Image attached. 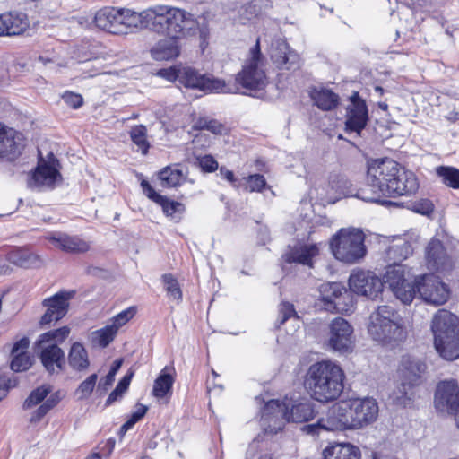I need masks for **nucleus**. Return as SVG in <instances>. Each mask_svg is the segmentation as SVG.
Returning a JSON list of instances; mask_svg holds the SVG:
<instances>
[{"label": "nucleus", "mask_w": 459, "mask_h": 459, "mask_svg": "<svg viewBox=\"0 0 459 459\" xmlns=\"http://www.w3.org/2000/svg\"><path fill=\"white\" fill-rule=\"evenodd\" d=\"M243 179L249 192H262L267 186L265 178L261 174H252Z\"/></svg>", "instance_id": "5fc2aeb1"}, {"label": "nucleus", "mask_w": 459, "mask_h": 459, "mask_svg": "<svg viewBox=\"0 0 459 459\" xmlns=\"http://www.w3.org/2000/svg\"><path fill=\"white\" fill-rule=\"evenodd\" d=\"M365 235L359 229H341L330 241L333 256L345 264H355L366 255Z\"/></svg>", "instance_id": "6e6552de"}, {"label": "nucleus", "mask_w": 459, "mask_h": 459, "mask_svg": "<svg viewBox=\"0 0 459 459\" xmlns=\"http://www.w3.org/2000/svg\"><path fill=\"white\" fill-rule=\"evenodd\" d=\"M198 164L204 172H214L218 169V162L212 155H204L197 159Z\"/></svg>", "instance_id": "13d9d810"}, {"label": "nucleus", "mask_w": 459, "mask_h": 459, "mask_svg": "<svg viewBox=\"0 0 459 459\" xmlns=\"http://www.w3.org/2000/svg\"><path fill=\"white\" fill-rule=\"evenodd\" d=\"M68 363L76 371H84L89 368L88 352L81 342H75L71 345L68 352Z\"/></svg>", "instance_id": "473e14b6"}, {"label": "nucleus", "mask_w": 459, "mask_h": 459, "mask_svg": "<svg viewBox=\"0 0 459 459\" xmlns=\"http://www.w3.org/2000/svg\"><path fill=\"white\" fill-rule=\"evenodd\" d=\"M164 201H159L157 204L161 206L163 212L174 220H179L180 216L185 212L183 204L176 201L169 200L168 197L163 196Z\"/></svg>", "instance_id": "8fccbe9b"}, {"label": "nucleus", "mask_w": 459, "mask_h": 459, "mask_svg": "<svg viewBox=\"0 0 459 459\" xmlns=\"http://www.w3.org/2000/svg\"><path fill=\"white\" fill-rule=\"evenodd\" d=\"M344 378V372L339 365L330 360H322L308 368L304 385L312 399L319 403H330L342 394Z\"/></svg>", "instance_id": "7ed1b4c3"}, {"label": "nucleus", "mask_w": 459, "mask_h": 459, "mask_svg": "<svg viewBox=\"0 0 459 459\" xmlns=\"http://www.w3.org/2000/svg\"><path fill=\"white\" fill-rule=\"evenodd\" d=\"M328 185L331 190L340 196L356 197V192L352 188V184L345 175L336 172L331 173L328 178Z\"/></svg>", "instance_id": "f704fd0d"}, {"label": "nucleus", "mask_w": 459, "mask_h": 459, "mask_svg": "<svg viewBox=\"0 0 459 459\" xmlns=\"http://www.w3.org/2000/svg\"><path fill=\"white\" fill-rule=\"evenodd\" d=\"M435 407L440 412L455 415L459 410V387L455 380L443 381L437 386Z\"/></svg>", "instance_id": "2eb2a0df"}, {"label": "nucleus", "mask_w": 459, "mask_h": 459, "mask_svg": "<svg viewBox=\"0 0 459 459\" xmlns=\"http://www.w3.org/2000/svg\"><path fill=\"white\" fill-rule=\"evenodd\" d=\"M6 259L20 267L29 268L36 266L39 263V257L23 248L12 249L6 255Z\"/></svg>", "instance_id": "72a5a7b5"}, {"label": "nucleus", "mask_w": 459, "mask_h": 459, "mask_svg": "<svg viewBox=\"0 0 459 459\" xmlns=\"http://www.w3.org/2000/svg\"><path fill=\"white\" fill-rule=\"evenodd\" d=\"M436 171L444 185L453 189H459V169L451 166H439Z\"/></svg>", "instance_id": "37998d69"}, {"label": "nucleus", "mask_w": 459, "mask_h": 459, "mask_svg": "<svg viewBox=\"0 0 459 459\" xmlns=\"http://www.w3.org/2000/svg\"><path fill=\"white\" fill-rule=\"evenodd\" d=\"M426 370L427 365L420 359L411 355L402 357L398 368L401 385L392 395L394 404L406 407L411 403L413 396L411 389L422 383Z\"/></svg>", "instance_id": "0eeeda50"}, {"label": "nucleus", "mask_w": 459, "mask_h": 459, "mask_svg": "<svg viewBox=\"0 0 459 459\" xmlns=\"http://www.w3.org/2000/svg\"><path fill=\"white\" fill-rule=\"evenodd\" d=\"M417 291L425 303L433 306L444 305L451 293L449 287L434 274L417 277Z\"/></svg>", "instance_id": "9d476101"}, {"label": "nucleus", "mask_w": 459, "mask_h": 459, "mask_svg": "<svg viewBox=\"0 0 459 459\" xmlns=\"http://www.w3.org/2000/svg\"><path fill=\"white\" fill-rule=\"evenodd\" d=\"M39 359L46 371L49 374L63 370L65 364L64 351L56 343L37 344Z\"/></svg>", "instance_id": "aec40b11"}, {"label": "nucleus", "mask_w": 459, "mask_h": 459, "mask_svg": "<svg viewBox=\"0 0 459 459\" xmlns=\"http://www.w3.org/2000/svg\"><path fill=\"white\" fill-rule=\"evenodd\" d=\"M30 345V341L27 337H23L14 342L11 356V368L15 372H22L29 369L32 365V359L27 350Z\"/></svg>", "instance_id": "bb28decb"}, {"label": "nucleus", "mask_w": 459, "mask_h": 459, "mask_svg": "<svg viewBox=\"0 0 459 459\" xmlns=\"http://www.w3.org/2000/svg\"><path fill=\"white\" fill-rule=\"evenodd\" d=\"M351 403L353 407V413L359 420V428L376 420L378 415V405L375 399H354Z\"/></svg>", "instance_id": "a878e982"}, {"label": "nucleus", "mask_w": 459, "mask_h": 459, "mask_svg": "<svg viewBox=\"0 0 459 459\" xmlns=\"http://www.w3.org/2000/svg\"><path fill=\"white\" fill-rule=\"evenodd\" d=\"M251 57L244 65L242 70L237 74L234 84L247 91H260L267 84L264 71L261 68L262 54L260 51L259 39L250 49Z\"/></svg>", "instance_id": "1a4fd4ad"}, {"label": "nucleus", "mask_w": 459, "mask_h": 459, "mask_svg": "<svg viewBox=\"0 0 459 459\" xmlns=\"http://www.w3.org/2000/svg\"><path fill=\"white\" fill-rule=\"evenodd\" d=\"M343 290V285L339 282H326L321 284L319 288L320 300L323 302L325 309L333 312V301L337 294Z\"/></svg>", "instance_id": "4c0bfd02"}, {"label": "nucleus", "mask_w": 459, "mask_h": 459, "mask_svg": "<svg viewBox=\"0 0 459 459\" xmlns=\"http://www.w3.org/2000/svg\"><path fill=\"white\" fill-rule=\"evenodd\" d=\"M51 392L50 385H41L39 387H37L27 397V399L23 403V409L28 410L30 409L39 403H42L48 394Z\"/></svg>", "instance_id": "09e8293b"}, {"label": "nucleus", "mask_w": 459, "mask_h": 459, "mask_svg": "<svg viewBox=\"0 0 459 459\" xmlns=\"http://www.w3.org/2000/svg\"><path fill=\"white\" fill-rule=\"evenodd\" d=\"M316 414L315 403L307 398L284 404L282 407L278 401H269L262 412L261 424L266 434H276L284 426L281 418L296 423L307 422Z\"/></svg>", "instance_id": "20e7f679"}, {"label": "nucleus", "mask_w": 459, "mask_h": 459, "mask_svg": "<svg viewBox=\"0 0 459 459\" xmlns=\"http://www.w3.org/2000/svg\"><path fill=\"white\" fill-rule=\"evenodd\" d=\"M413 253V248L408 241L399 240L393 243L385 250V257L388 264H403L402 262L407 259Z\"/></svg>", "instance_id": "7c9ffc66"}, {"label": "nucleus", "mask_w": 459, "mask_h": 459, "mask_svg": "<svg viewBox=\"0 0 459 459\" xmlns=\"http://www.w3.org/2000/svg\"><path fill=\"white\" fill-rule=\"evenodd\" d=\"M95 25L111 34H120L124 26L121 25V8L105 7L99 10L94 17Z\"/></svg>", "instance_id": "b1692460"}, {"label": "nucleus", "mask_w": 459, "mask_h": 459, "mask_svg": "<svg viewBox=\"0 0 459 459\" xmlns=\"http://www.w3.org/2000/svg\"><path fill=\"white\" fill-rule=\"evenodd\" d=\"M418 188L412 171L401 168L394 160L377 159L368 162L366 184L356 191V197L364 202L390 204L385 198L409 195Z\"/></svg>", "instance_id": "f257e3e1"}, {"label": "nucleus", "mask_w": 459, "mask_h": 459, "mask_svg": "<svg viewBox=\"0 0 459 459\" xmlns=\"http://www.w3.org/2000/svg\"><path fill=\"white\" fill-rule=\"evenodd\" d=\"M315 104L322 110H332L339 103V96L328 89L315 90L311 93Z\"/></svg>", "instance_id": "e433bc0d"}, {"label": "nucleus", "mask_w": 459, "mask_h": 459, "mask_svg": "<svg viewBox=\"0 0 459 459\" xmlns=\"http://www.w3.org/2000/svg\"><path fill=\"white\" fill-rule=\"evenodd\" d=\"M197 126L200 129H205L216 134H221L223 131V126L214 119L200 118L197 121Z\"/></svg>", "instance_id": "4d7b16f0"}, {"label": "nucleus", "mask_w": 459, "mask_h": 459, "mask_svg": "<svg viewBox=\"0 0 459 459\" xmlns=\"http://www.w3.org/2000/svg\"><path fill=\"white\" fill-rule=\"evenodd\" d=\"M148 411V407L138 403L136 410L131 414L130 418L126 421V426H134L140 420H142Z\"/></svg>", "instance_id": "e2e57ef3"}, {"label": "nucleus", "mask_w": 459, "mask_h": 459, "mask_svg": "<svg viewBox=\"0 0 459 459\" xmlns=\"http://www.w3.org/2000/svg\"><path fill=\"white\" fill-rule=\"evenodd\" d=\"M368 333L374 342L392 349L400 346L407 338L400 316L387 305L378 306L370 314Z\"/></svg>", "instance_id": "39448f33"}, {"label": "nucleus", "mask_w": 459, "mask_h": 459, "mask_svg": "<svg viewBox=\"0 0 459 459\" xmlns=\"http://www.w3.org/2000/svg\"><path fill=\"white\" fill-rule=\"evenodd\" d=\"M69 333L70 328L67 326L48 331L39 335L37 344L56 343L58 345L68 337Z\"/></svg>", "instance_id": "de8ad7c7"}, {"label": "nucleus", "mask_w": 459, "mask_h": 459, "mask_svg": "<svg viewBox=\"0 0 459 459\" xmlns=\"http://www.w3.org/2000/svg\"><path fill=\"white\" fill-rule=\"evenodd\" d=\"M318 253L319 248L316 244H308L285 253L282 258L288 264L298 263L311 265L313 257L316 256Z\"/></svg>", "instance_id": "c756f323"}, {"label": "nucleus", "mask_w": 459, "mask_h": 459, "mask_svg": "<svg viewBox=\"0 0 459 459\" xmlns=\"http://www.w3.org/2000/svg\"><path fill=\"white\" fill-rule=\"evenodd\" d=\"M141 186L144 195L154 203L157 204L159 201H164L163 195L158 194L147 180H142Z\"/></svg>", "instance_id": "0e129e2a"}, {"label": "nucleus", "mask_w": 459, "mask_h": 459, "mask_svg": "<svg viewBox=\"0 0 459 459\" xmlns=\"http://www.w3.org/2000/svg\"><path fill=\"white\" fill-rule=\"evenodd\" d=\"M114 381V370H109L108 373L104 377L100 378V380L99 381L97 385V391L100 393V395H102L113 385Z\"/></svg>", "instance_id": "680f3d73"}, {"label": "nucleus", "mask_w": 459, "mask_h": 459, "mask_svg": "<svg viewBox=\"0 0 459 459\" xmlns=\"http://www.w3.org/2000/svg\"><path fill=\"white\" fill-rule=\"evenodd\" d=\"M151 31L171 38L189 39L199 35L200 48L204 51L209 45L210 27L200 22L195 14L186 9L169 4L152 6Z\"/></svg>", "instance_id": "f03ea898"}, {"label": "nucleus", "mask_w": 459, "mask_h": 459, "mask_svg": "<svg viewBox=\"0 0 459 459\" xmlns=\"http://www.w3.org/2000/svg\"><path fill=\"white\" fill-rule=\"evenodd\" d=\"M343 411H346L338 403L328 409L325 418H320L316 423L305 425L302 430L313 436L319 434L322 430H343L345 424L342 415Z\"/></svg>", "instance_id": "f3484780"}, {"label": "nucleus", "mask_w": 459, "mask_h": 459, "mask_svg": "<svg viewBox=\"0 0 459 459\" xmlns=\"http://www.w3.org/2000/svg\"><path fill=\"white\" fill-rule=\"evenodd\" d=\"M74 290H62L42 301V306L47 308L39 320L41 325H50L52 322L61 320L68 312L70 300L75 296Z\"/></svg>", "instance_id": "f8f14e48"}, {"label": "nucleus", "mask_w": 459, "mask_h": 459, "mask_svg": "<svg viewBox=\"0 0 459 459\" xmlns=\"http://www.w3.org/2000/svg\"><path fill=\"white\" fill-rule=\"evenodd\" d=\"M130 138L132 142L138 147L142 154L145 155L150 148L147 140V128L143 125H138L132 127L130 131Z\"/></svg>", "instance_id": "49530a36"}, {"label": "nucleus", "mask_w": 459, "mask_h": 459, "mask_svg": "<svg viewBox=\"0 0 459 459\" xmlns=\"http://www.w3.org/2000/svg\"><path fill=\"white\" fill-rule=\"evenodd\" d=\"M27 16L22 13L0 14V36H14L23 33L28 28Z\"/></svg>", "instance_id": "393cba45"}, {"label": "nucleus", "mask_w": 459, "mask_h": 459, "mask_svg": "<svg viewBox=\"0 0 459 459\" xmlns=\"http://www.w3.org/2000/svg\"><path fill=\"white\" fill-rule=\"evenodd\" d=\"M280 323L284 324L290 317H298L294 306L289 302H282L280 307Z\"/></svg>", "instance_id": "052dcab7"}, {"label": "nucleus", "mask_w": 459, "mask_h": 459, "mask_svg": "<svg viewBox=\"0 0 459 459\" xmlns=\"http://www.w3.org/2000/svg\"><path fill=\"white\" fill-rule=\"evenodd\" d=\"M425 257L429 270H443L447 260L443 243L439 239L432 238L426 247Z\"/></svg>", "instance_id": "cd10ccee"}, {"label": "nucleus", "mask_w": 459, "mask_h": 459, "mask_svg": "<svg viewBox=\"0 0 459 459\" xmlns=\"http://www.w3.org/2000/svg\"><path fill=\"white\" fill-rule=\"evenodd\" d=\"M58 164V160L52 152L48 154V160L40 156L37 168L29 178L28 186L39 190L54 188L56 178L61 177L57 169Z\"/></svg>", "instance_id": "9b49d317"}, {"label": "nucleus", "mask_w": 459, "mask_h": 459, "mask_svg": "<svg viewBox=\"0 0 459 459\" xmlns=\"http://www.w3.org/2000/svg\"><path fill=\"white\" fill-rule=\"evenodd\" d=\"M152 6L142 12L121 8V25L125 28L120 34H127L135 30H148L152 28Z\"/></svg>", "instance_id": "4be33fe9"}, {"label": "nucleus", "mask_w": 459, "mask_h": 459, "mask_svg": "<svg viewBox=\"0 0 459 459\" xmlns=\"http://www.w3.org/2000/svg\"><path fill=\"white\" fill-rule=\"evenodd\" d=\"M351 104L347 108L345 128L350 132H360L366 127L368 121V110L366 101L359 92H353L350 97Z\"/></svg>", "instance_id": "dca6fc26"}, {"label": "nucleus", "mask_w": 459, "mask_h": 459, "mask_svg": "<svg viewBox=\"0 0 459 459\" xmlns=\"http://www.w3.org/2000/svg\"><path fill=\"white\" fill-rule=\"evenodd\" d=\"M340 406L346 411H343L342 413L343 421L345 422L344 429H359V420L353 413V407L351 401H342L340 402Z\"/></svg>", "instance_id": "3c124183"}, {"label": "nucleus", "mask_w": 459, "mask_h": 459, "mask_svg": "<svg viewBox=\"0 0 459 459\" xmlns=\"http://www.w3.org/2000/svg\"><path fill=\"white\" fill-rule=\"evenodd\" d=\"M62 99L66 105L73 108H78L83 103V99L82 95L72 91H65L63 94Z\"/></svg>", "instance_id": "bf43d9fd"}, {"label": "nucleus", "mask_w": 459, "mask_h": 459, "mask_svg": "<svg viewBox=\"0 0 459 459\" xmlns=\"http://www.w3.org/2000/svg\"><path fill=\"white\" fill-rule=\"evenodd\" d=\"M353 328L351 324L342 317H336L329 325L328 346L342 353L352 351Z\"/></svg>", "instance_id": "4468645a"}, {"label": "nucleus", "mask_w": 459, "mask_h": 459, "mask_svg": "<svg viewBox=\"0 0 459 459\" xmlns=\"http://www.w3.org/2000/svg\"><path fill=\"white\" fill-rule=\"evenodd\" d=\"M50 410L42 403L31 415L30 421L31 423L39 422Z\"/></svg>", "instance_id": "69168bd1"}, {"label": "nucleus", "mask_w": 459, "mask_h": 459, "mask_svg": "<svg viewBox=\"0 0 459 459\" xmlns=\"http://www.w3.org/2000/svg\"><path fill=\"white\" fill-rule=\"evenodd\" d=\"M160 74L169 81L178 82L186 88L198 89L200 91L204 76L200 74L195 69L188 66L162 69L160 71Z\"/></svg>", "instance_id": "412c9836"}, {"label": "nucleus", "mask_w": 459, "mask_h": 459, "mask_svg": "<svg viewBox=\"0 0 459 459\" xmlns=\"http://www.w3.org/2000/svg\"><path fill=\"white\" fill-rule=\"evenodd\" d=\"M394 296L403 304H411L415 298L417 291V277L413 282L406 281L392 290Z\"/></svg>", "instance_id": "a18cd8bd"}, {"label": "nucleus", "mask_w": 459, "mask_h": 459, "mask_svg": "<svg viewBox=\"0 0 459 459\" xmlns=\"http://www.w3.org/2000/svg\"><path fill=\"white\" fill-rule=\"evenodd\" d=\"M201 91L206 92L229 94L238 93V85L231 83L230 82H226L224 80L204 75L203 79Z\"/></svg>", "instance_id": "c9c22d12"}, {"label": "nucleus", "mask_w": 459, "mask_h": 459, "mask_svg": "<svg viewBox=\"0 0 459 459\" xmlns=\"http://www.w3.org/2000/svg\"><path fill=\"white\" fill-rule=\"evenodd\" d=\"M124 394H122L119 390L115 388L108 395V397L106 400L105 406H110L113 403L117 401L123 396Z\"/></svg>", "instance_id": "774afa93"}, {"label": "nucleus", "mask_w": 459, "mask_h": 459, "mask_svg": "<svg viewBox=\"0 0 459 459\" xmlns=\"http://www.w3.org/2000/svg\"><path fill=\"white\" fill-rule=\"evenodd\" d=\"M271 59L273 63L281 70H296L299 67V54L290 49L288 43L278 39L272 43Z\"/></svg>", "instance_id": "a211bd4d"}, {"label": "nucleus", "mask_w": 459, "mask_h": 459, "mask_svg": "<svg viewBox=\"0 0 459 459\" xmlns=\"http://www.w3.org/2000/svg\"><path fill=\"white\" fill-rule=\"evenodd\" d=\"M382 281L384 285L387 284L391 290H394L407 281L405 279V266L403 264H387Z\"/></svg>", "instance_id": "58836bf2"}, {"label": "nucleus", "mask_w": 459, "mask_h": 459, "mask_svg": "<svg viewBox=\"0 0 459 459\" xmlns=\"http://www.w3.org/2000/svg\"><path fill=\"white\" fill-rule=\"evenodd\" d=\"M325 459H359V450L351 444H333L324 450Z\"/></svg>", "instance_id": "2f4dec72"}, {"label": "nucleus", "mask_w": 459, "mask_h": 459, "mask_svg": "<svg viewBox=\"0 0 459 459\" xmlns=\"http://www.w3.org/2000/svg\"><path fill=\"white\" fill-rule=\"evenodd\" d=\"M162 281L168 294L177 301L182 299V291L177 279L171 273L162 275Z\"/></svg>", "instance_id": "864d4df0"}, {"label": "nucleus", "mask_w": 459, "mask_h": 459, "mask_svg": "<svg viewBox=\"0 0 459 459\" xmlns=\"http://www.w3.org/2000/svg\"><path fill=\"white\" fill-rule=\"evenodd\" d=\"M133 374H126L125 375L117 385L116 388L119 390L122 394H124L130 385L131 379H132Z\"/></svg>", "instance_id": "338daca9"}, {"label": "nucleus", "mask_w": 459, "mask_h": 459, "mask_svg": "<svg viewBox=\"0 0 459 459\" xmlns=\"http://www.w3.org/2000/svg\"><path fill=\"white\" fill-rule=\"evenodd\" d=\"M55 247L65 253H85L90 245L78 236H71L63 232H54L46 237Z\"/></svg>", "instance_id": "5701e85b"}, {"label": "nucleus", "mask_w": 459, "mask_h": 459, "mask_svg": "<svg viewBox=\"0 0 459 459\" xmlns=\"http://www.w3.org/2000/svg\"><path fill=\"white\" fill-rule=\"evenodd\" d=\"M349 287L352 292L374 300L382 293L384 283L373 272L360 270L350 275Z\"/></svg>", "instance_id": "ddd939ff"}, {"label": "nucleus", "mask_w": 459, "mask_h": 459, "mask_svg": "<svg viewBox=\"0 0 459 459\" xmlns=\"http://www.w3.org/2000/svg\"><path fill=\"white\" fill-rule=\"evenodd\" d=\"M181 39L171 37L160 39L151 49L152 56L158 61L169 60L178 56L180 53L178 40Z\"/></svg>", "instance_id": "c85d7f7f"}, {"label": "nucleus", "mask_w": 459, "mask_h": 459, "mask_svg": "<svg viewBox=\"0 0 459 459\" xmlns=\"http://www.w3.org/2000/svg\"><path fill=\"white\" fill-rule=\"evenodd\" d=\"M117 333L116 325H108L91 333V342L101 348H106L114 340Z\"/></svg>", "instance_id": "79ce46f5"}, {"label": "nucleus", "mask_w": 459, "mask_h": 459, "mask_svg": "<svg viewBox=\"0 0 459 459\" xmlns=\"http://www.w3.org/2000/svg\"><path fill=\"white\" fill-rule=\"evenodd\" d=\"M159 178L164 187H176L180 186L185 177L180 169L178 167L168 166L159 172Z\"/></svg>", "instance_id": "ea45409f"}, {"label": "nucleus", "mask_w": 459, "mask_h": 459, "mask_svg": "<svg viewBox=\"0 0 459 459\" xmlns=\"http://www.w3.org/2000/svg\"><path fill=\"white\" fill-rule=\"evenodd\" d=\"M173 383V377L169 373L165 372V369L162 370L154 382L153 395L157 398L165 397L171 391Z\"/></svg>", "instance_id": "c03bdc74"}, {"label": "nucleus", "mask_w": 459, "mask_h": 459, "mask_svg": "<svg viewBox=\"0 0 459 459\" xmlns=\"http://www.w3.org/2000/svg\"><path fill=\"white\" fill-rule=\"evenodd\" d=\"M136 313L135 307H129L128 308L121 311L113 317L112 325H116V329L118 331L119 327L126 325L130 319H132Z\"/></svg>", "instance_id": "6e6d98bb"}, {"label": "nucleus", "mask_w": 459, "mask_h": 459, "mask_svg": "<svg viewBox=\"0 0 459 459\" xmlns=\"http://www.w3.org/2000/svg\"><path fill=\"white\" fill-rule=\"evenodd\" d=\"M97 380L98 375L94 373L90 375L79 385L75 391L78 400H86L91 395L94 387L96 386Z\"/></svg>", "instance_id": "603ef678"}, {"label": "nucleus", "mask_w": 459, "mask_h": 459, "mask_svg": "<svg viewBox=\"0 0 459 459\" xmlns=\"http://www.w3.org/2000/svg\"><path fill=\"white\" fill-rule=\"evenodd\" d=\"M24 147L22 133L0 125V157L8 160H15Z\"/></svg>", "instance_id": "6ab92c4d"}, {"label": "nucleus", "mask_w": 459, "mask_h": 459, "mask_svg": "<svg viewBox=\"0 0 459 459\" xmlns=\"http://www.w3.org/2000/svg\"><path fill=\"white\" fill-rule=\"evenodd\" d=\"M353 306L354 297L352 290L346 289L343 285V290L341 291V294H337L333 305H332L333 312L348 313L352 310Z\"/></svg>", "instance_id": "a19ab883"}, {"label": "nucleus", "mask_w": 459, "mask_h": 459, "mask_svg": "<svg viewBox=\"0 0 459 459\" xmlns=\"http://www.w3.org/2000/svg\"><path fill=\"white\" fill-rule=\"evenodd\" d=\"M434 346L446 360L459 359V318L446 309H439L431 321Z\"/></svg>", "instance_id": "423d86ee"}]
</instances>
